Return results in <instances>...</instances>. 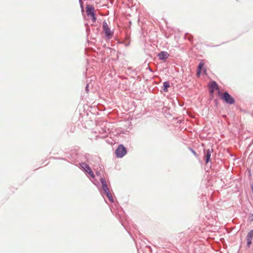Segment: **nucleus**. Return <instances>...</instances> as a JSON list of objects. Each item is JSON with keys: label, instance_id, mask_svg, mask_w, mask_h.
<instances>
[{"label": "nucleus", "instance_id": "obj_7", "mask_svg": "<svg viewBox=\"0 0 253 253\" xmlns=\"http://www.w3.org/2000/svg\"><path fill=\"white\" fill-rule=\"evenodd\" d=\"M158 56L160 59L164 60L167 59L169 55L166 51H161L158 54Z\"/></svg>", "mask_w": 253, "mask_h": 253}, {"label": "nucleus", "instance_id": "obj_1", "mask_svg": "<svg viewBox=\"0 0 253 253\" xmlns=\"http://www.w3.org/2000/svg\"><path fill=\"white\" fill-rule=\"evenodd\" d=\"M218 95L224 100L226 103L233 104L235 102L234 98L227 92H225L222 94L220 92H218Z\"/></svg>", "mask_w": 253, "mask_h": 253}, {"label": "nucleus", "instance_id": "obj_5", "mask_svg": "<svg viewBox=\"0 0 253 253\" xmlns=\"http://www.w3.org/2000/svg\"><path fill=\"white\" fill-rule=\"evenodd\" d=\"M81 166L82 168L86 172H87L90 175V176L91 177H94V175L93 171H92L90 168L89 167V166L88 165H87L85 163H82V164H81Z\"/></svg>", "mask_w": 253, "mask_h": 253}, {"label": "nucleus", "instance_id": "obj_6", "mask_svg": "<svg viewBox=\"0 0 253 253\" xmlns=\"http://www.w3.org/2000/svg\"><path fill=\"white\" fill-rule=\"evenodd\" d=\"M209 86L210 88V92L211 93H212L214 90H217L218 91V92H220L219 90L218 85L214 81H213V82H211V83H210L209 84Z\"/></svg>", "mask_w": 253, "mask_h": 253}, {"label": "nucleus", "instance_id": "obj_3", "mask_svg": "<svg viewBox=\"0 0 253 253\" xmlns=\"http://www.w3.org/2000/svg\"><path fill=\"white\" fill-rule=\"evenodd\" d=\"M86 14L90 17L92 21L94 22L96 21V17L94 14V8L90 5H87L86 7Z\"/></svg>", "mask_w": 253, "mask_h": 253}, {"label": "nucleus", "instance_id": "obj_9", "mask_svg": "<svg viewBox=\"0 0 253 253\" xmlns=\"http://www.w3.org/2000/svg\"><path fill=\"white\" fill-rule=\"evenodd\" d=\"M204 63L202 62L199 63V66H198V68L197 70V75L198 76H200V75L201 74V70H202L203 67L204 66Z\"/></svg>", "mask_w": 253, "mask_h": 253}, {"label": "nucleus", "instance_id": "obj_2", "mask_svg": "<svg viewBox=\"0 0 253 253\" xmlns=\"http://www.w3.org/2000/svg\"><path fill=\"white\" fill-rule=\"evenodd\" d=\"M103 30L105 34V37L110 39L113 35V32L110 29L106 22H104L102 26Z\"/></svg>", "mask_w": 253, "mask_h": 253}, {"label": "nucleus", "instance_id": "obj_4", "mask_svg": "<svg viewBox=\"0 0 253 253\" xmlns=\"http://www.w3.org/2000/svg\"><path fill=\"white\" fill-rule=\"evenodd\" d=\"M126 153V150L123 145H119L115 151V154L118 158H122Z\"/></svg>", "mask_w": 253, "mask_h": 253}, {"label": "nucleus", "instance_id": "obj_14", "mask_svg": "<svg viewBox=\"0 0 253 253\" xmlns=\"http://www.w3.org/2000/svg\"><path fill=\"white\" fill-rule=\"evenodd\" d=\"M252 239L251 238H247L248 241V246H250V245L252 244Z\"/></svg>", "mask_w": 253, "mask_h": 253}, {"label": "nucleus", "instance_id": "obj_11", "mask_svg": "<svg viewBox=\"0 0 253 253\" xmlns=\"http://www.w3.org/2000/svg\"><path fill=\"white\" fill-rule=\"evenodd\" d=\"M106 194L107 197L108 199L111 201L113 202V198L111 195V194L110 193L109 190L107 192H104Z\"/></svg>", "mask_w": 253, "mask_h": 253}, {"label": "nucleus", "instance_id": "obj_15", "mask_svg": "<svg viewBox=\"0 0 253 253\" xmlns=\"http://www.w3.org/2000/svg\"><path fill=\"white\" fill-rule=\"evenodd\" d=\"M193 152L195 154H196V153L195 152V151H193Z\"/></svg>", "mask_w": 253, "mask_h": 253}, {"label": "nucleus", "instance_id": "obj_8", "mask_svg": "<svg viewBox=\"0 0 253 253\" xmlns=\"http://www.w3.org/2000/svg\"><path fill=\"white\" fill-rule=\"evenodd\" d=\"M100 181L102 184L103 190H104V192H107L109 189L107 186V182L105 179L104 178H101Z\"/></svg>", "mask_w": 253, "mask_h": 253}, {"label": "nucleus", "instance_id": "obj_13", "mask_svg": "<svg viewBox=\"0 0 253 253\" xmlns=\"http://www.w3.org/2000/svg\"><path fill=\"white\" fill-rule=\"evenodd\" d=\"M253 237V230L250 231L247 235V238H251L252 239Z\"/></svg>", "mask_w": 253, "mask_h": 253}, {"label": "nucleus", "instance_id": "obj_10", "mask_svg": "<svg viewBox=\"0 0 253 253\" xmlns=\"http://www.w3.org/2000/svg\"><path fill=\"white\" fill-rule=\"evenodd\" d=\"M211 151L210 149H208L207 151V152H206V163H208L209 161H210V158H211Z\"/></svg>", "mask_w": 253, "mask_h": 253}, {"label": "nucleus", "instance_id": "obj_12", "mask_svg": "<svg viewBox=\"0 0 253 253\" xmlns=\"http://www.w3.org/2000/svg\"><path fill=\"white\" fill-rule=\"evenodd\" d=\"M169 87V82H165L164 83V90L165 91H167L168 90H167V88L168 87Z\"/></svg>", "mask_w": 253, "mask_h": 253}]
</instances>
